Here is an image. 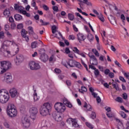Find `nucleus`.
<instances>
[{"label":"nucleus","mask_w":129,"mask_h":129,"mask_svg":"<svg viewBox=\"0 0 129 129\" xmlns=\"http://www.w3.org/2000/svg\"><path fill=\"white\" fill-rule=\"evenodd\" d=\"M112 86L113 88H115L116 90H119V88H118V84L117 83H112Z\"/></svg>","instance_id":"34"},{"label":"nucleus","mask_w":129,"mask_h":129,"mask_svg":"<svg viewBox=\"0 0 129 129\" xmlns=\"http://www.w3.org/2000/svg\"><path fill=\"white\" fill-rule=\"evenodd\" d=\"M96 101L98 103H100L101 102V99L100 98V97L99 96H98L97 97Z\"/></svg>","instance_id":"60"},{"label":"nucleus","mask_w":129,"mask_h":129,"mask_svg":"<svg viewBox=\"0 0 129 129\" xmlns=\"http://www.w3.org/2000/svg\"><path fill=\"white\" fill-rule=\"evenodd\" d=\"M55 73H57V74H59V73H61V70L59 69H55L54 70Z\"/></svg>","instance_id":"61"},{"label":"nucleus","mask_w":129,"mask_h":129,"mask_svg":"<svg viewBox=\"0 0 129 129\" xmlns=\"http://www.w3.org/2000/svg\"><path fill=\"white\" fill-rule=\"evenodd\" d=\"M108 19L109 21H110L111 24H112V25H114V24H116L115 17H114V16L111 15L108 17Z\"/></svg>","instance_id":"16"},{"label":"nucleus","mask_w":129,"mask_h":129,"mask_svg":"<svg viewBox=\"0 0 129 129\" xmlns=\"http://www.w3.org/2000/svg\"><path fill=\"white\" fill-rule=\"evenodd\" d=\"M72 126L73 127H78V126H79L77 121H76V119H75L74 122H73Z\"/></svg>","instance_id":"30"},{"label":"nucleus","mask_w":129,"mask_h":129,"mask_svg":"<svg viewBox=\"0 0 129 129\" xmlns=\"http://www.w3.org/2000/svg\"><path fill=\"white\" fill-rule=\"evenodd\" d=\"M15 10L16 11H18L19 13H20V14H23L24 12H25V8H24L22 6H19L18 4H15L14 6Z\"/></svg>","instance_id":"12"},{"label":"nucleus","mask_w":129,"mask_h":129,"mask_svg":"<svg viewBox=\"0 0 129 129\" xmlns=\"http://www.w3.org/2000/svg\"><path fill=\"white\" fill-rule=\"evenodd\" d=\"M94 74L95 76H98V75H99V71L96 69V70H95Z\"/></svg>","instance_id":"53"},{"label":"nucleus","mask_w":129,"mask_h":129,"mask_svg":"<svg viewBox=\"0 0 129 129\" xmlns=\"http://www.w3.org/2000/svg\"><path fill=\"white\" fill-rule=\"evenodd\" d=\"M51 29L52 34H55V33H56V30H57V27L56 25H53Z\"/></svg>","instance_id":"36"},{"label":"nucleus","mask_w":129,"mask_h":129,"mask_svg":"<svg viewBox=\"0 0 129 129\" xmlns=\"http://www.w3.org/2000/svg\"><path fill=\"white\" fill-rule=\"evenodd\" d=\"M9 99H10V95L7 92V91L5 90H0V102L3 104L7 103V102L9 101Z\"/></svg>","instance_id":"4"},{"label":"nucleus","mask_w":129,"mask_h":129,"mask_svg":"<svg viewBox=\"0 0 129 129\" xmlns=\"http://www.w3.org/2000/svg\"><path fill=\"white\" fill-rule=\"evenodd\" d=\"M63 103L67 106L68 107L71 108L72 107V104L68 101V99H67L66 98H64L63 100Z\"/></svg>","instance_id":"17"},{"label":"nucleus","mask_w":129,"mask_h":129,"mask_svg":"<svg viewBox=\"0 0 129 129\" xmlns=\"http://www.w3.org/2000/svg\"><path fill=\"white\" fill-rule=\"evenodd\" d=\"M78 40L80 43H81V41H84L85 40V37L82 33H79L77 34Z\"/></svg>","instance_id":"15"},{"label":"nucleus","mask_w":129,"mask_h":129,"mask_svg":"<svg viewBox=\"0 0 129 129\" xmlns=\"http://www.w3.org/2000/svg\"><path fill=\"white\" fill-rule=\"evenodd\" d=\"M10 93L11 96L12 98H15V97H18L19 95V92H18V90L15 88H13L10 90Z\"/></svg>","instance_id":"7"},{"label":"nucleus","mask_w":129,"mask_h":129,"mask_svg":"<svg viewBox=\"0 0 129 129\" xmlns=\"http://www.w3.org/2000/svg\"><path fill=\"white\" fill-rule=\"evenodd\" d=\"M6 72V71L4 69L3 67L0 64V74H4Z\"/></svg>","instance_id":"39"},{"label":"nucleus","mask_w":129,"mask_h":129,"mask_svg":"<svg viewBox=\"0 0 129 129\" xmlns=\"http://www.w3.org/2000/svg\"><path fill=\"white\" fill-rule=\"evenodd\" d=\"M15 19L16 21H21L23 19V17L19 14H16L14 16Z\"/></svg>","instance_id":"21"},{"label":"nucleus","mask_w":129,"mask_h":129,"mask_svg":"<svg viewBox=\"0 0 129 129\" xmlns=\"http://www.w3.org/2000/svg\"><path fill=\"white\" fill-rule=\"evenodd\" d=\"M87 38L90 42H92V41H93V39H94V37H93V35H92V34H89L87 36Z\"/></svg>","instance_id":"23"},{"label":"nucleus","mask_w":129,"mask_h":129,"mask_svg":"<svg viewBox=\"0 0 129 129\" xmlns=\"http://www.w3.org/2000/svg\"><path fill=\"white\" fill-rule=\"evenodd\" d=\"M7 83H11L13 81V77H12V74L10 73H6L4 76Z\"/></svg>","instance_id":"10"},{"label":"nucleus","mask_w":129,"mask_h":129,"mask_svg":"<svg viewBox=\"0 0 129 129\" xmlns=\"http://www.w3.org/2000/svg\"><path fill=\"white\" fill-rule=\"evenodd\" d=\"M73 51H74L75 53H77V54H80V52H79V50L76 47H74Z\"/></svg>","instance_id":"43"},{"label":"nucleus","mask_w":129,"mask_h":129,"mask_svg":"<svg viewBox=\"0 0 129 129\" xmlns=\"http://www.w3.org/2000/svg\"><path fill=\"white\" fill-rule=\"evenodd\" d=\"M29 112L31 115H36L38 113V109L36 107H33L30 109Z\"/></svg>","instance_id":"13"},{"label":"nucleus","mask_w":129,"mask_h":129,"mask_svg":"<svg viewBox=\"0 0 129 129\" xmlns=\"http://www.w3.org/2000/svg\"><path fill=\"white\" fill-rule=\"evenodd\" d=\"M0 39H5V33L3 31L0 32Z\"/></svg>","instance_id":"44"},{"label":"nucleus","mask_w":129,"mask_h":129,"mask_svg":"<svg viewBox=\"0 0 129 129\" xmlns=\"http://www.w3.org/2000/svg\"><path fill=\"white\" fill-rule=\"evenodd\" d=\"M74 120H75V119L70 118L67 120V122L68 123H69V124H71V123H73Z\"/></svg>","instance_id":"32"},{"label":"nucleus","mask_w":129,"mask_h":129,"mask_svg":"<svg viewBox=\"0 0 129 129\" xmlns=\"http://www.w3.org/2000/svg\"><path fill=\"white\" fill-rule=\"evenodd\" d=\"M62 65H63V66H65V67L68 68V67H67V64L69 65V61H67L66 60L62 61Z\"/></svg>","instance_id":"45"},{"label":"nucleus","mask_w":129,"mask_h":129,"mask_svg":"<svg viewBox=\"0 0 129 129\" xmlns=\"http://www.w3.org/2000/svg\"><path fill=\"white\" fill-rule=\"evenodd\" d=\"M88 56L90 57L91 60L93 61V62L91 63L92 65H97V64H98L97 59L94 55L92 54L91 53H89Z\"/></svg>","instance_id":"9"},{"label":"nucleus","mask_w":129,"mask_h":129,"mask_svg":"<svg viewBox=\"0 0 129 129\" xmlns=\"http://www.w3.org/2000/svg\"><path fill=\"white\" fill-rule=\"evenodd\" d=\"M124 76L129 80V73H124Z\"/></svg>","instance_id":"63"},{"label":"nucleus","mask_w":129,"mask_h":129,"mask_svg":"<svg viewBox=\"0 0 129 129\" xmlns=\"http://www.w3.org/2000/svg\"><path fill=\"white\" fill-rule=\"evenodd\" d=\"M68 18L70 21H73L74 20V15L72 14H68Z\"/></svg>","instance_id":"29"},{"label":"nucleus","mask_w":129,"mask_h":129,"mask_svg":"<svg viewBox=\"0 0 129 129\" xmlns=\"http://www.w3.org/2000/svg\"><path fill=\"white\" fill-rule=\"evenodd\" d=\"M40 59L42 62H47L48 60L49 59V57L48 56V55L44 54H41Z\"/></svg>","instance_id":"14"},{"label":"nucleus","mask_w":129,"mask_h":129,"mask_svg":"<svg viewBox=\"0 0 129 129\" xmlns=\"http://www.w3.org/2000/svg\"><path fill=\"white\" fill-rule=\"evenodd\" d=\"M5 29L6 31H9V29H10V26H9V25L8 24L5 25Z\"/></svg>","instance_id":"62"},{"label":"nucleus","mask_w":129,"mask_h":129,"mask_svg":"<svg viewBox=\"0 0 129 129\" xmlns=\"http://www.w3.org/2000/svg\"><path fill=\"white\" fill-rule=\"evenodd\" d=\"M86 125L88 127H89V128H90V129L94 128V126H93V125H92V124L90 123V122H86Z\"/></svg>","instance_id":"25"},{"label":"nucleus","mask_w":129,"mask_h":129,"mask_svg":"<svg viewBox=\"0 0 129 129\" xmlns=\"http://www.w3.org/2000/svg\"><path fill=\"white\" fill-rule=\"evenodd\" d=\"M75 67H77V68H81V67H82V66H81V64H80V63L76 61Z\"/></svg>","instance_id":"38"},{"label":"nucleus","mask_w":129,"mask_h":129,"mask_svg":"<svg viewBox=\"0 0 129 129\" xmlns=\"http://www.w3.org/2000/svg\"><path fill=\"white\" fill-rule=\"evenodd\" d=\"M45 52H46V50L44 48H41L38 50V53L40 55H44L46 54L45 53Z\"/></svg>","instance_id":"26"},{"label":"nucleus","mask_w":129,"mask_h":129,"mask_svg":"<svg viewBox=\"0 0 129 129\" xmlns=\"http://www.w3.org/2000/svg\"><path fill=\"white\" fill-rule=\"evenodd\" d=\"M24 28V25L23 24H20L17 25V29L21 30V29H23Z\"/></svg>","instance_id":"50"},{"label":"nucleus","mask_w":129,"mask_h":129,"mask_svg":"<svg viewBox=\"0 0 129 129\" xmlns=\"http://www.w3.org/2000/svg\"><path fill=\"white\" fill-rule=\"evenodd\" d=\"M81 90L79 89V92H81V93H84V92H86V91H87V89L86 88V87L84 86H82Z\"/></svg>","instance_id":"27"},{"label":"nucleus","mask_w":129,"mask_h":129,"mask_svg":"<svg viewBox=\"0 0 129 129\" xmlns=\"http://www.w3.org/2000/svg\"><path fill=\"white\" fill-rule=\"evenodd\" d=\"M119 80L122 81V82H124V83H125V82H126V81H125V79H124V78H123L122 76H120L119 77Z\"/></svg>","instance_id":"55"},{"label":"nucleus","mask_w":129,"mask_h":129,"mask_svg":"<svg viewBox=\"0 0 129 129\" xmlns=\"http://www.w3.org/2000/svg\"><path fill=\"white\" fill-rule=\"evenodd\" d=\"M22 124L24 127L27 128L30 126V121L28 118H24L22 120Z\"/></svg>","instance_id":"11"},{"label":"nucleus","mask_w":129,"mask_h":129,"mask_svg":"<svg viewBox=\"0 0 129 129\" xmlns=\"http://www.w3.org/2000/svg\"><path fill=\"white\" fill-rule=\"evenodd\" d=\"M0 64L1 66H2V68L4 70V71H7L8 69H9V68H11V62L10 61H3L0 62Z\"/></svg>","instance_id":"6"},{"label":"nucleus","mask_w":129,"mask_h":129,"mask_svg":"<svg viewBox=\"0 0 129 129\" xmlns=\"http://www.w3.org/2000/svg\"><path fill=\"white\" fill-rule=\"evenodd\" d=\"M91 117L93 119H94V118L96 117V114L95 113V112H92Z\"/></svg>","instance_id":"51"},{"label":"nucleus","mask_w":129,"mask_h":129,"mask_svg":"<svg viewBox=\"0 0 129 129\" xmlns=\"http://www.w3.org/2000/svg\"><path fill=\"white\" fill-rule=\"evenodd\" d=\"M75 15L77 17H79V18H80V19H81V20H83L84 21H85L84 18H83V17H82V16L80 15V14H79V13H76Z\"/></svg>","instance_id":"46"},{"label":"nucleus","mask_w":129,"mask_h":129,"mask_svg":"<svg viewBox=\"0 0 129 129\" xmlns=\"http://www.w3.org/2000/svg\"><path fill=\"white\" fill-rule=\"evenodd\" d=\"M54 108L57 112L52 113V117L54 118L56 121H61L62 115H63L62 113L66 110V107L63 103L57 102L54 105Z\"/></svg>","instance_id":"1"},{"label":"nucleus","mask_w":129,"mask_h":129,"mask_svg":"<svg viewBox=\"0 0 129 129\" xmlns=\"http://www.w3.org/2000/svg\"><path fill=\"white\" fill-rule=\"evenodd\" d=\"M77 11L78 12H79V13H81V14H82V15H84V16H86V17H88V14H87L85 12H82V10H81V9H79V8H77Z\"/></svg>","instance_id":"33"},{"label":"nucleus","mask_w":129,"mask_h":129,"mask_svg":"<svg viewBox=\"0 0 129 129\" xmlns=\"http://www.w3.org/2000/svg\"><path fill=\"white\" fill-rule=\"evenodd\" d=\"M40 23H41V26H47V25H49V22H44V20L41 19L40 20Z\"/></svg>","instance_id":"35"},{"label":"nucleus","mask_w":129,"mask_h":129,"mask_svg":"<svg viewBox=\"0 0 129 129\" xmlns=\"http://www.w3.org/2000/svg\"><path fill=\"white\" fill-rule=\"evenodd\" d=\"M4 15L5 16V17H7V18H9V17L11 16V11L10 10V9L8 8L4 10Z\"/></svg>","instance_id":"18"},{"label":"nucleus","mask_w":129,"mask_h":129,"mask_svg":"<svg viewBox=\"0 0 129 129\" xmlns=\"http://www.w3.org/2000/svg\"><path fill=\"white\" fill-rule=\"evenodd\" d=\"M76 61L73 59H70L69 61V66L72 68L75 67V63Z\"/></svg>","instance_id":"19"},{"label":"nucleus","mask_w":129,"mask_h":129,"mask_svg":"<svg viewBox=\"0 0 129 129\" xmlns=\"http://www.w3.org/2000/svg\"><path fill=\"white\" fill-rule=\"evenodd\" d=\"M22 36L23 37H26L27 36V34H28V32L26 31V30L25 29H22L21 32Z\"/></svg>","instance_id":"24"},{"label":"nucleus","mask_w":129,"mask_h":129,"mask_svg":"<svg viewBox=\"0 0 129 129\" xmlns=\"http://www.w3.org/2000/svg\"><path fill=\"white\" fill-rule=\"evenodd\" d=\"M6 34L8 36V38H12L13 37L12 34H11V33H10V32L9 31H7Z\"/></svg>","instance_id":"59"},{"label":"nucleus","mask_w":129,"mask_h":129,"mask_svg":"<svg viewBox=\"0 0 129 129\" xmlns=\"http://www.w3.org/2000/svg\"><path fill=\"white\" fill-rule=\"evenodd\" d=\"M108 76L110 78H114V74L112 72L109 73Z\"/></svg>","instance_id":"54"},{"label":"nucleus","mask_w":129,"mask_h":129,"mask_svg":"<svg viewBox=\"0 0 129 129\" xmlns=\"http://www.w3.org/2000/svg\"><path fill=\"white\" fill-rule=\"evenodd\" d=\"M23 15H25L26 17H30V15L29 13H27V11H24L23 12V13H22Z\"/></svg>","instance_id":"64"},{"label":"nucleus","mask_w":129,"mask_h":129,"mask_svg":"<svg viewBox=\"0 0 129 129\" xmlns=\"http://www.w3.org/2000/svg\"><path fill=\"white\" fill-rule=\"evenodd\" d=\"M7 111L8 115L10 117H16L18 114V111L14 104L9 103L7 107Z\"/></svg>","instance_id":"3"},{"label":"nucleus","mask_w":129,"mask_h":129,"mask_svg":"<svg viewBox=\"0 0 129 129\" xmlns=\"http://www.w3.org/2000/svg\"><path fill=\"white\" fill-rule=\"evenodd\" d=\"M116 101H117L118 102H120V103H122V101H123V100L119 97H118L115 99Z\"/></svg>","instance_id":"40"},{"label":"nucleus","mask_w":129,"mask_h":129,"mask_svg":"<svg viewBox=\"0 0 129 129\" xmlns=\"http://www.w3.org/2000/svg\"><path fill=\"white\" fill-rule=\"evenodd\" d=\"M51 109H52L51 104L49 103H45L40 108V114L42 116H46V115L50 114Z\"/></svg>","instance_id":"2"},{"label":"nucleus","mask_w":129,"mask_h":129,"mask_svg":"<svg viewBox=\"0 0 129 129\" xmlns=\"http://www.w3.org/2000/svg\"><path fill=\"white\" fill-rule=\"evenodd\" d=\"M34 101H38V100H39V98H38L37 96V93H36L34 95Z\"/></svg>","instance_id":"56"},{"label":"nucleus","mask_w":129,"mask_h":129,"mask_svg":"<svg viewBox=\"0 0 129 129\" xmlns=\"http://www.w3.org/2000/svg\"><path fill=\"white\" fill-rule=\"evenodd\" d=\"M84 1V4H85L87 6H92V4L88 2V0H83Z\"/></svg>","instance_id":"41"},{"label":"nucleus","mask_w":129,"mask_h":129,"mask_svg":"<svg viewBox=\"0 0 129 129\" xmlns=\"http://www.w3.org/2000/svg\"><path fill=\"white\" fill-rule=\"evenodd\" d=\"M11 29H12V30H14V29H15V28H16V24H15V23H14V22H12V23H11Z\"/></svg>","instance_id":"58"},{"label":"nucleus","mask_w":129,"mask_h":129,"mask_svg":"<svg viewBox=\"0 0 129 129\" xmlns=\"http://www.w3.org/2000/svg\"><path fill=\"white\" fill-rule=\"evenodd\" d=\"M29 67L31 70H39L41 67L39 63L35 61H31L29 63Z\"/></svg>","instance_id":"5"},{"label":"nucleus","mask_w":129,"mask_h":129,"mask_svg":"<svg viewBox=\"0 0 129 129\" xmlns=\"http://www.w3.org/2000/svg\"><path fill=\"white\" fill-rule=\"evenodd\" d=\"M105 75H108L110 73V70L109 69H106L104 72Z\"/></svg>","instance_id":"47"},{"label":"nucleus","mask_w":129,"mask_h":129,"mask_svg":"<svg viewBox=\"0 0 129 129\" xmlns=\"http://www.w3.org/2000/svg\"><path fill=\"white\" fill-rule=\"evenodd\" d=\"M122 97L123 99H124L125 100H126V99H127V94H126V93H123Z\"/></svg>","instance_id":"48"},{"label":"nucleus","mask_w":129,"mask_h":129,"mask_svg":"<svg viewBox=\"0 0 129 129\" xmlns=\"http://www.w3.org/2000/svg\"><path fill=\"white\" fill-rule=\"evenodd\" d=\"M24 61V56L22 54H18L16 56L15 62L16 65H20V63H22Z\"/></svg>","instance_id":"8"},{"label":"nucleus","mask_w":129,"mask_h":129,"mask_svg":"<svg viewBox=\"0 0 129 129\" xmlns=\"http://www.w3.org/2000/svg\"><path fill=\"white\" fill-rule=\"evenodd\" d=\"M36 47H37V42L34 41L31 43V47L32 49H34Z\"/></svg>","instance_id":"42"},{"label":"nucleus","mask_w":129,"mask_h":129,"mask_svg":"<svg viewBox=\"0 0 129 129\" xmlns=\"http://www.w3.org/2000/svg\"><path fill=\"white\" fill-rule=\"evenodd\" d=\"M98 18L99 19V20H100L102 22V23H104V18L103 17V16L102 15V14H100L98 16Z\"/></svg>","instance_id":"28"},{"label":"nucleus","mask_w":129,"mask_h":129,"mask_svg":"<svg viewBox=\"0 0 129 129\" xmlns=\"http://www.w3.org/2000/svg\"><path fill=\"white\" fill-rule=\"evenodd\" d=\"M119 114L120 115H121V116L123 117V118H126V114L124 113V112L121 111L120 112Z\"/></svg>","instance_id":"37"},{"label":"nucleus","mask_w":129,"mask_h":129,"mask_svg":"<svg viewBox=\"0 0 129 129\" xmlns=\"http://www.w3.org/2000/svg\"><path fill=\"white\" fill-rule=\"evenodd\" d=\"M92 51L95 54V56L97 57H99V53H98V51L97 50H96V49H92Z\"/></svg>","instance_id":"31"},{"label":"nucleus","mask_w":129,"mask_h":129,"mask_svg":"<svg viewBox=\"0 0 129 129\" xmlns=\"http://www.w3.org/2000/svg\"><path fill=\"white\" fill-rule=\"evenodd\" d=\"M84 107H85V108H87V111H91V110H92V108L91 107V105H87V103H86V102H85Z\"/></svg>","instance_id":"20"},{"label":"nucleus","mask_w":129,"mask_h":129,"mask_svg":"<svg viewBox=\"0 0 129 129\" xmlns=\"http://www.w3.org/2000/svg\"><path fill=\"white\" fill-rule=\"evenodd\" d=\"M106 115L109 118L114 116V115L112 113H106Z\"/></svg>","instance_id":"49"},{"label":"nucleus","mask_w":129,"mask_h":129,"mask_svg":"<svg viewBox=\"0 0 129 129\" xmlns=\"http://www.w3.org/2000/svg\"><path fill=\"white\" fill-rule=\"evenodd\" d=\"M28 30H29V34L30 35H35V32H34V29H33V27L32 26L28 27Z\"/></svg>","instance_id":"22"},{"label":"nucleus","mask_w":129,"mask_h":129,"mask_svg":"<svg viewBox=\"0 0 129 129\" xmlns=\"http://www.w3.org/2000/svg\"><path fill=\"white\" fill-rule=\"evenodd\" d=\"M66 83L68 86H71V84H72V83L71 82V81L70 80H67L66 81Z\"/></svg>","instance_id":"52"},{"label":"nucleus","mask_w":129,"mask_h":129,"mask_svg":"<svg viewBox=\"0 0 129 129\" xmlns=\"http://www.w3.org/2000/svg\"><path fill=\"white\" fill-rule=\"evenodd\" d=\"M7 56H10V55H11V51L9 50H5L4 51V55H7Z\"/></svg>","instance_id":"57"}]
</instances>
